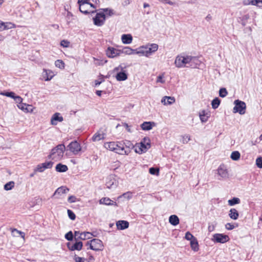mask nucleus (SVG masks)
Returning a JSON list of instances; mask_svg holds the SVG:
<instances>
[{"instance_id":"1","label":"nucleus","mask_w":262,"mask_h":262,"mask_svg":"<svg viewBox=\"0 0 262 262\" xmlns=\"http://www.w3.org/2000/svg\"><path fill=\"white\" fill-rule=\"evenodd\" d=\"M198 58L189 55H178L175 59L174 64L177 68L184 67L196 68L200 64Z\"/></svg>"},{"instance_id":"2","label":"nucleus","mask_w":262,"mask_h":262,"mask_svg":"<svg viewBox=\"0 0 262 262\" xmlns=\"http://www.w3.org/2000/svg\"><path fill=\"white\" fill-rule=\"evenodd\" d=\"M129 67L125 63H122L114 69V72L116 73L115 78L118 81H125L128 78L126 69Z\"/></svg>"},{"instance_id":"3","label":"nucleus","mask_w":262,"mask_h":262,"mask_svg":"<svg viewBox=\"0 0 262 262\" xmlns=\"http://www.w3.org/2000/svg\"><path fill=\"white\" fill-rule=\"evenodd\" d=\"M65 150L64 144H59L52 149L49 158L54 161L60 160L63 156Z\"/></svg>"},{"instance_id":"4","label":"nucleus","mask_w":262,"mask_h":262,"mask_svg":"<svg viewBox=\"0 0 262 262\" xmlns=\"http://www.w3.org/2000/svg\"><path fill=\"white\" fill-rule=\"evenodd\" d=\"M150 147V140L148 137H144L142 141L135 146V152L142 154L145 153Z\"/></svg>"},{"instance_id":"5","label":"nucleus","mask_w":262,"mask_h":262,"mask_svg":"<svg viewBox=\"0 0 262 262\" xmlns=\"http://www.w3.org/2000/svg\"><path fill=\"white\" fill-rule=\"evenodd\" d=\"M235 105L233 109L234 113H238L241 115H243L246 112V103L239 100H235L234 102Z\"/></svg>"},{"instance_id":"6","label":"nucleus","mask_w":262,"mask_h":262,"mask_svg":"<svg viewBox=\"0 0 262 262\" xmlns=\"http://www.w3.org/2000/svg\"><path fill=\"white\" fill-rule=\"evenodd\" d=\"M216 171L219 180H226L229 178V171L226 165L224 164L220 165Z\"/></svg>"},{"instance_id":"7","label":"nucleus","mask_w":262,"mask_h":262,"mask_svg":"<svg viewBox=\"0 0 262 262\" xmlns=\"http://www.w3.org/2000/svg\"><path fill=\"white\" fill-rule=\"evenodd\" d=\"M86 245H89L90 246V248L94 251L100 250L103 247L102 241L97 238H94L89 242H88L86 243Z\"/></svg>"},{"instance_id":"8","label":"nucleus","mask_w":262,"mask_h":262,"mask_svg":"<svg viewBox=\"0 0 262 262\" xmlns=\"http://www.w3.org/2000/svg\"><path fill=\"white\" fill-rule=\"evenodd\" d=\"M105 20V14L100 11L97 12L95 17L93 18L94 24L98 27L102 26L104 24Z\"/></svg>"},{"instance_id":"9","label":"nucleus","mask_w":262,"mask_h":262,"mask_svg":"<svg viewBox=\"0 0 262 262\" xmlns=\"http://www.w3.org/2000/svg\"><path fill=\"white\" fill-rule=\"evenodd\" d=\"M229 239V237L227 235L221 233H215L213 234L211 238L212 241L222 244L227 242Z\"/></svg>"},{"instance_id":"10","label":"nucleus","mask_w":262,"mask_h":262,"mask_svg":"<svg viewBox=\"0 0 262 262\" xmlns=\"http://www.w3.org/2000/svg\"><path fill=\"white\" fill-rule=\"evenodd\" d=\"M53 165V162L51 161L46 162L37 165L36 168L34 169L35 172H42L46 169H50Z\"/></svg>"},{"instance_id":"11","label":"nucleus","mask_w":262,"mask_h":262,"mask_svg":"<svg viewBox=\"0 0 262 262\" xmlns=\"http://www.w3.org/2000/svg\"><path fill=\"white\" fill-rule=\"evenodd\" d=\"M68 148L74 155H77L81 149L80 144L76 141L71 142L68 146Z\"/></svg>"},{"instance_id":"12","label":"nucleus","mask_w":262,"mask_h":262,"mask_svg":"<svg viewBox=\"0 0 262 262\" xmlns=\"http://www.w3.org/2000/svg\"><path fill=\"white\" fill-rule=\"evenodd\" d=\"M106 54L109 58H114L121 54V50L108 47L106 51Z\"/></svg>"},{"instance_id":"13","label":"nucleus","mask_w":262,"mask_h":262,"mask_svg":"<svg viewBox=\"0 0 262 262\" xmlns=\"http://www.w3.org/2000/svg\"><path fill=\"white\" fill-rule=\"evenodd\" d=\"M145 48L147 52V57H148L153 53L158 50V45L156 43H151L145 46Z\"/></svg>"},{"instance_id":"14","label":"nucleus","mask_w":262,"mask_h":262,"mask_svg":"<svg viewBox=\"0 0 262 262\" xmlns=\"http://www.w3.org/2000/svg\"><path fill=\"white\" fill-rule=\"evenodd\" d=\"M69 189L64 186H61L58 188L53 194L52 197L55 196L56 198H60V197L64 194L67 193L69 191Z\"/></svg>"},{"instance_id":"15","label":"nucleus","mask_w":262,"mask_h":262,"mask_svg":"<svg viewBox=\"0 0 262 262\" xmlns=\"http://www.w3.org/2000/svg\"><path fill=\"white\" fill-rule=\"evenodd\" d=\"M115 152L120 155H128V151H125L124 144L122 142H117Z\"/></svg>"},{"instance_id":"16","label":"nucleus","mask_w":262,"mask_h":262,"mask_svg":"<svg viewBox=\"0 0 262 262\" xmlns=\"http://www.w3.org/2000/svg\"><path fill=\"white\" fill-rule=\"evenodd\" d=\"M83 246V244L81 242H76L74 244L71 245L70 243L68 244V247L71 251L81 250Z\"/></svg>"},{"instance_id":"17","label":"nucleus","mask_w":262,"mask_h":262,"mask_svg":"<svg viewBox=\"0 0 262 262\" xmlns=\"http://www.w3.org/2000/svg\"><path fill=\"white\" fill-rule=\"evenodd\" d=\"M105 185L109 189L114 188L117 186L116 181L113 176H110L107 178Z\"/></svg>"},{"instance_id":"18","label":"nucleus","mask_w":262,"mask_h":262,"mask_svg":"<svg viewBox=\"0 0 262 262\" xmlns=\"http://www.w3.org/2000/svg\"><path fill=\"white\" fill-rule=\"evenodd\" d=\"M60 113H56L52 117L51 119V123L52 125H55L57 124V122H62L63 120V117L60 116Z\"/></svg>"},{"instance_id":"19","label":"nucleus","mask_w":262,"mask_h":262,"mask_svg":"<svg viewBox=\"0 0 262 262\" xmlns=\"http://www.w3.org/2000/svg\"><path fill=\"white\" fill-rule=\"evenodd\" d=\"M18 107L27 113H32L34 107L31 105L21 103L17 105Z\"/></svg>"},{"instance_id":"20","label":"nucleus","mask_w":262,"mask_h":262,"mask_svg":"<svg viewBox=\"0 0 262 262\" xmlns=\"http://www.w3.org/2000/svg\"><path fill=\"white\" fill-rule=\"evenodd\" d=\"M116 226L118 230H124L128 227L129 223L127 221L121 220L117 222Z\"/></svg>"},{"instance_id":"21","label":"nucleus","mask_w":262,"mask_h":262,"mask_svg":"<svg viewBox=\"0 0 262 262\" xmlns=\"http://www.w3.org/2000/svg\"><path fill=\"white\" fill-rule=\"evenodd\" d=\"M156 125L154 122H144L141 125V128L144 130H149Z\"/></svg>"},{"instance_id":"22","label":"nucleus","mask_w":262,"mask_h":262,"mask_svg":"<svg viewBox=\"0 0 262 262\" xmlns=\"http://www.w3.org/2000/svg\"><path fill=\"white\" fill-rule=\"evenodd\" d=\"M104 138V134L101 131H98L93 135L92 140L93 142H97Z\"/></svg>"},{"instance_id":"23","label":"nucleus","mask_w":262,"mask_h":262,"mask_svg":"<svg viewBox=\"0 0 262 262\" xmlns=\"http://www.w3.org/2000/svg\"><path fill=\"white\" fill-rule=\"evenodd\" d=\"M100 204H104L106 205H114L117 206L116 202L113 201L108 198H102L99 200Z\"/></svg>"},{"instance_id":"24","label":"nucleus","mask_w":262,"mask_h":262,"mask_svg":"<svg viewBox=\"0 0 262 262\" xmlns=\"http://www.w3.org/2000/svg\"><path fill=\"white\" fill-rule=\"evenodd\" d=\"M174 102V98L170 96H165L161 100V102L164 105H170Z\"/></svg>"},{"instance_id":"25","label":"nucleus","mask_w":262,"mask_h":262,"mask_svg":"<svg viewBox=\"0 0 262 262\" xmlns=\"http://www.w3.org/2000/svg\"><path fill=\"white\" fill-rule=\"evenodd\" d=\"M121 40L123 43L124 44H130L133 40L132 36L129 34H123L121 36Z\"/></svg>"},{"instance_id":"26","label":"nucleus","mask_w":262,"mask_h":262,"mask_svg":"<svg viewBox=\"0 0 262 262\" xmlns=\"http://www.w3.org/2000/svg\"><path fill=\"white\" fill-rule=\"evenodd\" d=\"M42 76L46 81H49L53 77V74L50 70L44 69L42 73Z\"/></svg>"},{"instance_id":"27","label":"nucleus","mask_w":262,"mask_h":262,"mask_svg":"<svg viewBox=\"0 0 262 262\" xmlns=\"http://www.w3.org/2000/svg\"><path fill=\"white\" fill-rule=\"evenodd\" d=\"M93 236H95L94 235L90 232H83L80 233V236H78V238L81 240H85L91 239Z\"/></svg>"},{"instance_id":"28","label":"nucleus","mask_w":262,"mask_h":262,"mask_svg":"<svg viewBox=\"0 0 262 262\" xmlns=\"http://www.w3.org/2000/svg\"><path fill=\"white\" fill-rule=\"evenodd\" d=\"M122 143L124 144V147L125 152L128 151V154L130 152V150L132 148H133L134 145L133 143L128 141V140H125L124 142H122Z\"/></svg>"},{"instance_id":"29","label":"nucleus","mask_w":262,"mask_h":262,"mask_svg":"<svg viewBox=\"0 0 262 262\" xmlns=\"http://www.w3.org/2000/svg\"><path fill=\"white\" fill-rule=\"evenodd\" d=\"M229 216L231 219L236 220L239 216V213L236 209L231 208L229 210Z\"/></svg>"},{"instance_id":"30","label":"nucleus","mask_w":262,"mask_h":262,"mask_svg":"<svg viewBox=\"0 0 262 262\" xmlns=\"http://www.w3.org/2000/svg\"><path fill=\"white\" fill-rule=\"evenodd\" d=\"M179 219L176 215H171L169 217V223L173 226H177L179 224Z\"/></svg>"},{"instance_id":"31","label":"nucleus","mask_w":262,"mask_h":262,"mask_svg":"<svg viewBox=\"0 0 262 262\" xmlns=\"http://www.w3.org/2000/svg\"><path fill=\"white\" fill-rule=\"evenodd\" d=\"M135 54H138L140 56H144L147 57V52H146L145 46H143L137 49H135Z\"/></svg>"},{"instance_id":"32","label":"nucleus","mask_w":262,"mask_h":262,"mask_svg":"<svg viewBox=\"0 0 262 262\" xmlns=\"http://www.w3.org/2000/svg\"><path fill=\"white\" fill-rule=\"evenodd\" d=\"M116 144V142H106L104 143V146L106 149L115 152V148L117 146Z\"/></svg>"},{"instance_id":"33","label":"nucleus","mask_w":262,"mask_h":262,"mask_svg":"<svg viewBox=\"0 0 262 262\" xmlns=\"http://www.w3.org/2000/svg\"><path fill=\"white\" fill-rule=\"evenodd\" d=\"M55 169L57 172H64L68 170V168L67 165L59 163L56 165Z\"/></svg>"},{"instance_id":"34","label":"nucleus","mask_w":262,"mask_h":262,"mask_svg":"<svg viewBox=\"0 0 262 262\" xmlns=\"http://www.w3.org/2000/svg\"><path fill=\"white\" fill-rule=\"evenodd\" d=\"M190 246L192 250L194 251H198L199 250V244L196 238H193V239L190 242Z\"/></svg>"},{"instance_id":"35","label":"nucleus","mask_w":262,"mask_h":262,"mask_svg":"<svg viewBox=\"0 0 262 262\" xmlns=\"http://www.w3.org/2000/svg\"><path fill=\"white\" fill-rule=\"evenodd\" d=\"M240 199L238 198L234 197L232 199L229 200L228 201V203L229 206H232L236 204H238L240 203Z\"/></svg>"},{"instance_id":"36","label":"nucleus","mask_w":262,"mask_h":262,"mask_svg":"<svg viewBox=\"0 0 262 262\" xmlns=\"http://www.w3.org/2000/svg\"><path fill=\"white\" fill-rule=\"evenodd\" d=\"M123 53L127 55H132L135 54V50L131 49L129 47H126L124 48L122 51H121V53Z\"/></svg>"},{"instance_id":"37","label":"nucleus","mask_w":262,"mask_h":262,"mask_svg":"<svg viewBox=\"0 0 262 262\" xmlns=\"http://www.w3.org/2000/svg\"><path fill=\"white\" fill-rule=\"evenodd\" d=\"M102 12L105 14V16H111L114 14V11L113 9L110 8H104L101 9Z\"/></svg>"},{"instance_id":"38","label":"nucleus","mask_w":262,"mask_h":262,"mask_svg":"<svg viewBox=\"0 0 262 262\" xmlns=\"http://www.w3.org/2000/svg\"><path fill=\"white\" fill-rule=\"evenodd\" d=\"M241 156V154L238 151H233L230 156V158L232 160L234 161H237L239 159Z\"/></svg>"},{"instance_id":"39","label":"nucleus","mask_w":262,"mask_h":262,"mask_svg":"<svg viewBox=\"0 0 262 262\" xmlns=\"http://www.w3.org/2000/svg\"><path fill=\"white\" fill-rule=\"evenodd\" d=\"M220 103L221 101L218 98H214L211 102L212 107L213 109L217 108L219 106Z\"/></svg>"},{"instance_id":"40","label":"nucleus","mask_w":262,"mask_h":262,"mask_svg":"<svg viewBox=\"0 0 262 262\" xmlns=\"http://www.w3.org/2000/svg\"><path fill=\"white\" fill-rule=\"evenodd\" d=\"M133 197L132 193L130 191L126 192L124 193L122 195L118 196V199H120L122 198H124L126 199L127 200H130Z\"/></svg>"},{"instance_id":"41","label":"nucleus","mask_w":262,"mask_h":262,"mask_svg":"<svg viewBox=\"0 0 262 262\" xmlns=\"http://www.w3.org/2000/svg\"><path fill=\"white\" fill-rule=\"evenodd\" d=\"M88 1L89 0H78V4L80 9L83 8V7H85L86 6L89 5Z\"/></svg>"},{"instance_id":"42","label":"nucleus","mask_w":262,"mask_h":262,"mask_svg":"<svg viewBox=\"0 0 262 262\" xmlns=\"http://www.w3.org/2000/svg\"><path fill=\"white\" fill-rule=\"evenodd\" d=\"M14 187V182L13 181H10L4 185V189L6 190H10Z\"/></svg>"},{"instance_id":"43","label":"nucleus","mask_w":262,"mask_h":262,"mask_svg":"<svg viewBox=\"0 0 262 262\" xmlns=\"http://www.w3.org/2000/svg\"><path fill=\"white\" fill-rule=\"evenodd\" d=\"M208 117L206 116L205 111H202L200 113V118L202 122H206L208 120Z\"/></svg>"},{"instance_id":"44","label":"nucleus","mask_w":262,"mask_h":262,"mask_svg":"<svg viewBox=\"0 0 262 262\" xmlns=\"http://www.w3.org/2000/svg\"><path fill=\"white\" fill-rule=\"evenodd\" d=\"M0 95H3V96H7V97H10V98H14L15 94L14 92H1L0 93Z\"/></svg>"},{"instance_id":"45","label":"nucleus","mask_w":262,"mask_h":262,"mask_svg":"<svg viewBox=\"0 0 262 262\" xmlns=\"http://www.w3.org/2000/svg\"><path fill=\"white\" fill-rule=\"evenodd\" d=\"M15 28L14 24H13L11 23L7 22V23H5L4 30H8V29H12V28Z\"/></svg>"},{"instance_id":"46","label":"nucleus","mask_w":262,"mask_h":262,"mask_svg":"<svg viewBox=\"0 0 262 262\" xmlns=\"http://www.w3.org/2000/svg\"><path fill=\"white\" fill-rule=\"evenodd\" d=\"M55 66L60 69H63L64 67V63L61 60H57L55 62Z\"/></svg>"},{"instance_id":"47","label":"nucleus","mask_w":262,"mask_h":262,"mask_svg":"<svg viewBox=\"0 0 262 262\" xmlns=\"http://www.w3.org/2000/svg\"><path fill=\"white\" fill-rule=\"evenodd\" d=\"M228 94V92L225 88H221L219 91V96L221 97L224 98Z\"/></svg>"},{"instance_id":"48","label":"nucleus","mask_w":262,"mask_h":262,"mask_svg":"<svg viewBox=\"0 0 262 262\" xmlns=\"http://www.w3.org/2000/svg\"><path fill=\"white\" fill-rule=\"evenodd\" d=\"M251 5L262 7V0H252Z\"/></svg>"},{"instance_id":"49","label":"nucleus","mask_w":262,"mask_h":262,"mask_svg":"<svg viewBox=\"0 0 262 262\" xmlns=\"http://www.w3.org/2000/svg\"><path fill=\"white\" fill-rule=\"evenodd\" d=\"M185 238L190 242L192 241L193 238H196L189 231L187 232L185 234Z\"/></svg>"},{"instance_id":"50","label":"nucleus","mask_w":262,"mask_h":262,"mask_svg":"<svg viewBox=\"0 0 262 262\" xmlns=\"http://www.w3.org/2000/svg\"><path fill=\"white\" fill-rule=\"evenodd\" d=\"M79 10L80 11L83 13V14H89L90 13H94V11H91L89 10L88 9V6H85V7H83V8L82 9H81L79 8Z\"/></svg>"},{"instance_id":"51","label":"nucleus","mask_w":262,"mask_h":262,"mask_svg":"<svg viewBox=\"0 0 262 262\" xmlns=\"http://www.w3.org/2000/svg\"><path fill=\"white\" fill-rule=\"evenodd\" d=\"M74 259L75 262H86L87 261L84 258L79 257L76 255H75Z\"/></svg>"},{"instance_id":"52","label":"nucleus","mask_w":262,"mask_h":262,"mask_svg":"<svg viewBox=\"0 0 262 262\" xmlns=\"http://www.w3.org/2000/svg\"><path fill=\"white\" fill-rule=\"evenodd\" d=\"M16 233L19 235H21V237H23V238H25V234L24 232H23L20 231H19L16 229H13L12 230V233L14 235H15V233Z\"/></svg>"},{"instance_id":"53","label":"nucleus","mask_w":262,"mask_h":262,"mask_svg":"<svg viewBox=\"0 0 262 262\" xmlns=\"http://www.w3.org/2000/svg\"><path fill=\"white\" fill-rule=\"evenodd\" d=\"M65 238L68 240V241H72L73 239V233L72 231H69L65 235Z\"/></svg>"},{"instance_id":"54","label":"nucleus","mask_w":262,"mask_h":262,"mask_svg":"<svg viewBox=\"0 0 262 262\" xmlns=\"http://www.w3.org/2000/svg\"><path fill=\"white\" fill-rule=\"evenodd\" d=\"M149 172L151 174H159V170L158 168H156L154 167H151L149 169Z\"/></svg>"},{"instance_id":"55","label":"nucleus","mask_w":262,"mask_h":262,"mask_svg":"<svg viewBox=\"0 0 262 262\" xmlns=\"http://www.w3.org/2000/svg\"><path fill=\"white\" fill-rule=\"evenodd\" d=\"M190 140V137L189 135H185L183 137L182 142L183 144H186Z\"/></svg>"},{"instance_id":"56","label":"nucleus","mask_w":262,"mask_h":262,"mask_svg":"<svg viewBox=\"0 0 262 262\" xmlns=\"http://www.w3.org/2000/svg\"><path fill=\"white\" fill-rule=\"evenodd\" d=\"M68 214L69 218L72 220H74L76 218V215L71 210H68Z\"/></svg>"},{"instance_id":"57","label":"nucleus","mask_w":262,"mask_h":262,"mask_svg":"<svg viewBox=\"0 0 262 262\" xmlns=\"http://www.w3.org/2000/svg\"><path fill=\"white\" fill-rule=\"evenodd\" d=\"M256 164L258 167L262 168V157L257 158L256 160Z\"/></svg>"},{"instance_id":"58","label":"nucleus","mask_w":262,"mask_h":262,"mask_svg":"<svg viewBox=\"0 0 262 262\" xmlns=\"http://www.w3.org/2000/svg\"><path fill=\"white\" fill-rule=\"evenodd\" d=\"M164 77V74L160 75L158 76L157 79V82H160L161 83H165V80L163 79Z\"/></svg>"},{"instance_id":"59","label":"nucleus","mask_w":262,"mask_h":262,"mask_svg":"<svg viewBox=\"0 0 262 262\" xmlns=\"http://www.w3.org/2000/svg\"><path fill=\"white\" fill-rule=\"evenodd\" d=\"M13 99L16 103H18V104L23 103V99L20 96L15 95Z\"/></svg>"},{"instance_id":"60","label":"nucleus","mask_w":262,"mask_h":262,"mask_svg":"<svg viewBox=\"0 0 262 262\" xmlns=\"http://www.w3.org/2000/svg\"><path fill=\"white\" fill-rule=\"evenodd\" d=\"M76 198L74 196V195H71V196H70L69 198H68V201L69 203H74L76 202Z\"/></svg>"},{"instance_id":"61","label":"nucleus","mask_w":262,"mask_h":262,"mask_svg":"<svg viewBox=\"0 0 262 262\" xmlns=\"http://www.w3.org/2000/svg\"><path fill=\"white\" fill-rule=\"evenodd\" d=\"M225 227L227 230H232L235 228V226L231 223H227L225 225Z\"/></svg>"},{"instance_id":"62","label":"nucleus","mask_w":262,"mask_h":262,"mask_svg":"<svg viewBox=\"0 0 262 262\" xmlns=\"http://www.w3.org/2000/svg\"><path fill=\"white\" fill-rule=\"evenodd\" d=\"M70 42L67 40H62L60 42V45L61 46L63 47H68L69 45Z\"/></svg>"},{"instance_id":"63","label":"nucleus","mask_w":262,"mask_h":262,"mask_svg":"<svg viewBox=\"0 0 262 262\" xmlns=\"http://www.w3.org/2000/svg\"><path fill=\"white\" fill-rule=\"evenodd\" d=\"M81 232H80V231H75V232H74V235H75V240H77V239H79L78 238V236H80V233Z\"/></svg>"},{"instance_id":"64","label":"nucleus","mask_w":262,"mask_h":262,"mask_svg":"<svg viewBox=\"0 0 262 262\" xmlns=\"http://www.w3.org/2000/svg\"><path fill=\"white\" fill-rule=\"evenodd\" d=\"M103 81V78H101V80H96L95 81V85L96 86H98V85H99Z\"/></svg>"}]
</instances>
